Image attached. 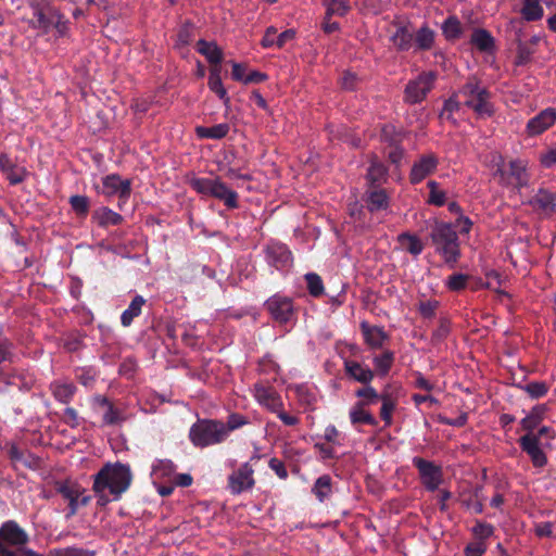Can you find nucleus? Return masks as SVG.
<instances>
[{
  "label": "nucleus",
  "instance_id": "1",
  "mask_svg": "<svg viewBox=\"0 0 556 556\" xmlns=\"http://www.w3.org/2000/svg\"><path fill=\"white\" fill-rule=\"evenodd\" d=\"M132 475L130 467L121 463L106 464L96 476L93 480V491L99 495L102 503L109 502L104 496V491L109 490L115 500L128 490L131 484Z\"/></svg>",
  "mask_w": 556,
  "mask_h": 556
},
{
  "label": "nucleus",
  "instance_id": "12",
  "mask_svg": "<svg viewBox=\"0 0 556 556\" xmlns=\"http://www.w3.org/2000/svg\"><path fill=\"white\" fill-rule=\"evenodd\" d=\"M555 122L556 109L547 108L528 121L526 131L530 137L539 136L551 128Z\"/></svg>",
  "mask_w": 556,
  "mask_h": 556
},
{
  "label": "nucleus",
  "instance_id": "19",
  "mask_svg": "<svg viewBox=\"0 0 556 556\" xmlns=\"http://www.w3.org/2000/svg\"><path fill=\"white\" fill-rule=\"evenodd\" d=\"M361 327L365 341L371 349L381 348L388 340V334L380 327L369 326L366 323H362Z\"/></svg>",
  "mask_w": 556,
  "mask_h": 556
},
{
  "label": "nucleus",
  "instance_id": "20",
  "mask_svg": "<svg viewBox=\"0 0 556 556\" xmlns=\"http://www.w3.org/2000/svg\"><path fill=\"white\" fill-rule=\"evenodd\" d=\"M0 536L14 545L26 543L27 534L14 522H7L0 530Z\"/></svg>",
  "mask_w": 556,
  "mask_h": 556
},
{
  "label": "nucleus",
  "instance_id": "47",
  "mask_svg": "<svg viewBox=\"0 0 556 556\" xmlns=\"http://www.w3.org/2000/svg\"><path fill=\"white\" fill-rule=\"evenodd\" d=\"M4 175L12 185H16L26 178L27 170L24 167L12 165L8 167V170L4 173Z\"/></svg>",
  "mask_w": 556,
  "mask_h": 556
},
{
  "label": "nucleus",
  "instance_id": "39",
  "mask_svg": "<svg viewBox=\"0 0 556 556\" xmlns=\"http://www.w3.org/2000/svg\"><path fill=\"white\" fill-rule=\"evenodd\" d=\"M393 361L394 355L390 351H386L381 355L375 356L374 364L376 370L383 376L387 375L393 364Z\"/></svg>",
  "mask_w": 556,
  "mask_h": 556
},
{
  "label": "nucleus",
  "instance_id": "21",
  "mask_svg": "<svg viewBox=\"0 0 556 556\" xmlns=\"http://www.w3.org/2000/svg\"><path fill=\"white\" fill-rule=\"evenodd\" d=\"M345 370L354 380L367 384L375 376L372 370L354 361L345 362Z\"/></svg>",
  "mask_w": 556,
  "mask_h": 556
},
{
  "label": "nucleus",
  "instance_id": "24",
  "mask_svg": "<svg viewBox=\"0 0 556 556\" xmlns=\"http://www.w3.org/2000/svg\"><path fill=\"white\" fill-rule=\"evenodd\" d=\"M350 419L353 425L366 424L375 426L377 424L376 418L368 410L365 409L364 402H357L350 409Z\"/></svg>",
  "mask_w": 556,
  "mask_h": 556
},
{
  "label": "nucleus",
  "instance_id": "11",
  "mask_svg": "<svg viewBox=\"0 0 556 556\" xmlns=\"http://www.w3.org/2000/svg\"><path fill=\"white\" fill-rule=\"evenodd\" d=\"M59 492L68 501L71 516L76 514L80 506L87 505L90 500L89 496L84 495V489L79 484L70 481L62 483Z\"/></svg>",
  "mask_w": 556,
  "mask_h": 556
},
{
  "label": "nucleus",
  "instance_id": "43",
  "mask_svg": "<svg viewBox=\"0 0 556 556\" xmlns=\"http://www.w3.org/2000/svg\"><path fill=\"white\" fill-rule=\"evenodd\" d=\"M305 280L307 283V289L309 294L313 296H319L324 292V285L321 278L314 273H309L305 275Z\"/></svg>",
  "mask_w": 556,
  "mask_h": 556
},
{
  "label": "nucleus",
  "instance_id": "55",
  "mask_svg": "<svg viewBox=\"0 0 556 556\" xmlns=\"http://www.w3.org/2000/svg\"><path fill=\"white\" fill-rule=\"evenodd\" d=\"M71 204L74 211L79 214H86L88 211V199L81 195H74L71 198Z\"/></svg>",
  "mask_w": 556,
  "mask_h": 556
},
{
  "label": "nucleus",
  "instance_id": "56",
  "mask_svg": "<svg viewBox=\"0 0 556 556\" xmlns=\"http://www.w3.org/2000/svg\"><path fill=\"white\" fill-rule=\"evenodd\" d=\"M276 39H277V28L274 26H269L266 28L261 43L264 48L275 47Z\"/></svg>",
  "mask_w": 556,
  "mask_h": 556
},
{
  "label": "nucleus",
  "instance_id": "34",
  "mask_svg": "<svg viewBox=\"0 0 556 556\" xmlns=\"http://www.w3.org/2000/svg\"><path fill=\"white\" fill-rule=\"evenodd\" d=\"M415 43L420 50H429L434 43V31L428 26L418 29L415 36Z\"/></svg>",
  "mask_w": 556,
  "mask_h": 556
},
{
  "label": "nucleus",
  "instance_id": "33",
  "mask_svg": "<svg viewBox=\"0 0 556 556\" xmlns=\"http://www.w3.org/2000/svg\"><path fill=\"white\" fill-rule=\"evenodd\" d=\"M427 187L429 188L427 202L431 205L443 206L446 203V192L440 188L439 182L429 180Z\"/></svg>",
  "mask_w": 556,
  "mask_h": 556
},
{
  "label": "nucleus",
  "instance_id": "62",
  "mask_svg": "<svg viewBox=\"0 0 556 556\" xmlns=\"http://www.w3.org/2000/svg\"><path fill=\"white\" fill-rule=\"evenodd\" d=\"M356 76L352 73H345L341 78L342 87L345 89H352L354 87Z\"/></svg>",
  "mask_w": 556,
  "mask_h": 556
},
{
  "label": "nucleus",
  "instance_id": "42",
  "mask_svg": "<svg viewBox=\"0 0 556 556\" xmlns=\"http://www.w3.org/2000/svg\"><path fill=\"white\" fill-rule=\"evenodd\" d=\"M439 307V302L433 299H425L420 300L417 306V309L421 317L424 318H433Z\"/></svg>",
  "mask_w": 556,
  "mask_h": 556
},
{
  "label": "nucleus",
  "instance_id": "40",
  "mask_svg": "<svg viewBox=\"0 0 556 556\" xmlns=\"http://www.w3.org/2000/svg\"><path fill=\"white\" fill-rule=\"evenodd\" d=\"M380 400L382 402L380 416L387 425H390L392 422V414L396 405L395 401L389 394H382Z\"/></svg>",
  "mask_w": 556,
  "mask_h": 556
},
{
  "label": "nucleus",
  "instance_id": "16",
  "mask_svg": "<svg viewBox=\"0 0 556 556\" xmlns=\"http://www.w3.org/2000/svg\"><path fill=\"white\" fill-rule=\"evenodd\" d=\"M519 443L522 451L530 456L533 466L543 467L546 465L547 458L539 445L538 435L528 433L520 438Z\"/></svg>",
  "mask_w": 556,
  "mask_h": 556
},
{
  "label": "nucleus",
  "instance_id": "13",
  "mask_svg": "<svg viewBox=\"0 0 556 556\" xmlns=\"http://www.w3.org/2000/svg\"><path fill=\"white\" fill-rule=\"evenodd\" d=\"M266 308L279 323H288L293 316V305L289 298L274 295L266 302Z\"/></svg>",
  "mask_w": 556,
  "mask_h": 556
},
{
  "label": "nucleus",
  "instance_id": "10",
  "mask_svg": "<svg viewBox=\"0 0 556 556\" xmlns=\"http://www.w3.org/2000/svg\"><path fill=\"white\" fill-rule=\"evenodd\" d=\"M414 465L419 470L422 484L429 490L434 491L442 483V470L439 466L420 457L413 459Z\"/></svg>",
  "mask_w": 556,
  "mask_h": 556
},
{
  "label": "nucleus",
  "instance_id": "2",
  "mask_svg": "<svg viewBox=\"0 0 556 556\" xmlns=\"http://www.w3.org/2000/svg\"><path fill=\"white\" fill-rule=\"evenodd\" d=\"M33 17L28 20L30 27L49 34L54 31L56 37H63L66 34V22L62 15L48 2H40L31 5Z\"/></svg>",
  "mask_w": 556,
  "mask_h": 556
},
{
  "label": "nucleus",
  "instance_id": "27",
  "mask_svg": "<svg viewBox=\"0 0 556 556\" xmlns=\"http://www.w3.org/2000/svg\"><path fill=\"white\" fill-rule=\"evenodd\" d=\"M146 300L141 295H137L132 299L127 309H125L121 316V321L124 327L130 326L134 318L141 314L142 306Z\"/></svg>",
  "mask_w": 556,
  "mask_h": 556
},
{
  "label": "nucleus",
  "instance_id": "7",
  "mask_svg": "<svg viewBox=\"0 0 556 556\" xmlns=\"http://www.w3.org/2000/svg\"><path fill=\"white\" fill-rule=\"evenodd\" d=\"M191 186L199 193L224 201L228 207L237 206V193L218 178H197L191 181Z\"/></svg>",
  "mask_w": 556,
  "mask_h": 556
},
{
  "label": "nucleus",
  "instance_id": "36",
  "mask_svg": "<svg viewBox=\"0 0 556 556\" xmlns=\"http://www.w3.org/2000/svg\"><path fill=\"white\" fill-rule=\"evenodd\" d=\"M175 471V466L170 460L160 459L152 466V478L154 480L170 477Z\"/></svg>",
  "mask_w": 556,
  "mask_h": 556
},
{
  "label": "nucleus",
  "instance_id": "49",
  "mask_svg": "<svg viewBox=\"0 0 556 556\" xmlns=\"http://www.w3.org/2000/svg\"><path fill=\"white\" fill-rule=\"evenodd\" d=\"M472 532L478 541L484 542L485 539L490 538L494 529L491 525L485 522H477L472 528Z\"/></svg>",
  "mask_w": 556,
  "mask_h": 556
},
{
  "label": "nucleus",
  "instance_id": "25",
  "mask_svg": "<svg viewBox=\"0 0 556 556\" xmlns=\"http://www.w3.org/2000/svg\"><path fill=\"white\" fill-rule=\"evenodd\" d=\"M208 88L215 92L224 101L225 104L229 103L227 91L224 88L220 78V66H213L211 68L208 76Z\"/></svg>",
  "mask_w": 556,
  "mask_h": 556
},
{
  "label": "nucleus",
  "instance_id": "48",
  "mask_svg": "<svg viewBox=\"0 0 556 556\" xmlns=\"http://www.w3.org/2000/svg\"><path fill=\"white\" fill-rule=\"evenodd\" d=\"M468 276L464 274H454L446 280V287L451 291H460L467 286Z\"/></svg>",
  "mask_w": 556,
  "mask_h": 556
},
{
  "label": "nucleus",
  "instance_id": "44",
  "mask_svg": "<svg viewBox=\"0 0 556 556\" xmlns=\"http://www.w3.org/2000/svg\"><path fill=\"white\" fill-rule=\"evenodd\" d=\"M54 396L63 403H66L73 395L74 389L72 384L55 383L52 386Z\"/></svg>",
  "mask_w": 556,
  "mask_h": 556
},
{
  "label": "nucleus",
  "instance_id": "51",
  "mask_svg": "<svg viewBox=\"0 0 556 556\" xmlns=\"http://www.w3.org/2000/svg\"><path fill=\"white\" fill-rule=\"evenodd\" d=\"M523 390L533 399L543 396L547 392V386L544 382H530L523 387Z\"/></svg>",
  "mask_w": 556,
  "mask_h": 556
},
{
  "label": "nucleus",
  "instance_id": "28",
  "mask_svg": "<svg viewBox=\"0 0 556 556\" xmlns=\"http://www.w3.org/2000/svg\"><path fill=\"white\" fill-rule=\"evenodd\" d=\"M470 41L477 49L484 52L491 51L494 46L492 36L485 29H476Z\"/></svg>",
  "mask_w": 556,
  "mask_h": 556
},
{
  "label": "nucleus",
  "instance_id": "26",
  "mask_svg": "<svg viewBox=\"0 0 556 556\" xmlns=\"http://www.w3.org/2000/svg\"><path fill=\"white\" fill-rule=\"evenodd\" d=\"M229 132V125L226 123L217 124L211 127L198 126L195 134L200 138L222 139Z\"/></svg>",
  "mask_w": 556,
  "mask_h": 556
},
{
  "label": "nucleus",
  "instance_id": "38",
  "mask_svg": "<svg viewBox=\"0 0 556 556\" xmlns=\"http://www.w3.org/2000/svg\"><path fill=\"white\" fill-rule=\"evenodd\" d=\"M389 199L383 190H376L369 193L368 197V208L370 211H378L387 208Z\"/></svg>",
  "mask_w": 556,
  "mask_h": 556
},
{
  "label": "nucleus",
  "instance_id": "18",
  "mask_svg": "<svg viewBox=\"0 0 556 556\" xmlns=\"http://www.w3.org/2000/svg\"><path fill=\"white\" fill-rule=\"evenodd\" d=\"M102 192L106 195H128L130 192L129 180H123L118 175H109L103 178Z\"/></svg>",
  "mask_w": 556,
  "mask_h": 556
},
{
  "label": "nucleus",
  "instance_id": "17",
  "mask_svg": "<svg viewBox=\"0 0 556 556\" xmlns=\"http://www.w3.org/2000/svg\"><path fill=\"white\" fill-rule=\"evenodd\" d=\"M530 204L534 210L549 216L556 212V195L546 189H540L530 200Z\"/></svg>",
  "mask_w": 556,
  "mask_h": 556
},
{
  "label": "nucleus",
  "instance_id": "59",
  "mask_svg": "<svg viewBox=\"0 0 556 556\" xmlns=\"http://www.w3.org/2000/svg\"><path fill=\"white\" fill-rule=\"evenodd\" d=\"M324 438L329 442V443H332V444H340L339 442V431L337 430V428L334 426H328L326 429H325V433H324Z\"/></svg>",
  "mask_w": 556,
  "mask_h": 556
},
{
  "label": "nucleus",
  "instance_id": "6",
  "mask_svg": "<svg viewBox=\"0 0 556 556\" xmlns=\"http://www.w3.org/2000/svg\"><path fill=\"white\" fill-rule=\"evenodd\" d=\"M458 97L464 99V104L472 109L479 116H490L493 108L489 91L476 79H470L459 91Z\"/></svg>",
  "mask_w": 556,
  "mask_h": 556
},
{
  "label": "nucleus",
  "instance_id": "58",
  "mask_svg": "<svg viewBox=\"0 0 556 556\" xmlns=\"http://www.w3.org/2000/svg\"><path fill=\"white\" fill-rule=\"evenodd\" d=\"M273 413L277 414L278 418L286 426H295L299 422V418L296 416L287 414L286 412H283L282 407H279L278 410H274Z\"/></svg>",
  "mask_w": 556,
  "mask_h": 556
},
{
  "label": "nucleus",
  "instance_id": "31",
  "mask_svg": "<svg viewBox=\"0 0 556 556\" xmlns=\"http://www.w3.org/2000/svg\"><path fill=\"white\" fill-rule=\"evenodd\" d=\"M413 35L404 27H396L395 31L391 35V41L400 50H408L412 47Z\"/></svg>",
  "mask_w": 556,
  "mask_h": 556
},
{
  "label": "nucleus",
  "instance_id": "46",
  "mask_svg": "<svg viewBox=\"0 0 556 556\" xmlns=\"http://www.w3.org/2000/svg\"><path fill=\"white\" fill-rule=\"evenodd\" d=\"M102 403L106 405V410L103 415V421L106 425H116L123 420L121 412L113 407L105 399L102 400Z\"/></svg>",
  "mask_w": 556,
  "mask_h": 556
},
{
  "label": "nucleus",
  "instance_id": "37",
  "mask_svg": "<svg viewBox=\"0 0 556 556\" xmlns=\"http://www.w3.org/2000/svg\"><path fill=\"white\" fill-rule=\"evenodd\" d=\"M327 17L332 15L343 16L350 10L348 0H324Z\"/></svg>",
  "mask_w": 556,
  "mask_h": 556
},
{
  "label": "nucleus",
  "instance_id": "50",
  "mask_svg": "<svg viewBox=\"0 0 556 556\" xmlns=\"http://www.w3.org/2000/svg\"><path fill=\"white\" fill-rule=\"evenodd\" d=\"M356 395L363 399L361 402H364L365 406L375 403L381 396L370 386H366L365 388L357 390Z\"/></svg>",
  "mask_w": 556,
  "mask_h": 556
},
{
  "label": "nucleus",
  "instance_id": "9",
  "mask_svg": "<svg viewBox=\"0 0 556 556\" xmlns=\"http://www.w3.org/2000/svg\"><path fill=\"white\" fill-rule=\"evenodd\" d=\"M439 166V157L433 153L420 155L412 165L409 172V181L413 185L421 182L428 176L432 175Z\"/></svg>",
  "mask_w": 556,
  "mask_h": 556
},
{
  "label": "nucleus",
  "instance_id": "3",
  "mask_svg": "<svg viewBox=\"0 0 556 556\" xmlns=\"http://www.w3.org/2000/svg\"><path fill=\"white\" fill-rule=\"evenodd\" d=\"M492 162L496 167L494 175L498 178L501 185L511 186L517 189L528 185L529 175L527 172L528 163L526 161L511 160L506 163L502 155L496 154L493 155Z\"/></svg>",
  "mask_w": 556,
  "mask_h": 556
},
{
  "label": "nucleus",
  "instance_id": "8",
  "mask_svg": "<svg viewBox=\"0 0 556 556\" xmlns=\"http://www.w3.org/2000/svg\"><path fill=\"white\" fill-rule=\"evenodd\" d=\"M435 75L432 72L422 73L410 80L404 91V101L409 104L421 102L431 90Z\"/></svg>",
  "mask_w": 556,
  "mask_h": 556
},
{
  "label": "nucleus",
  "instance_id": "29",
  "mask_svg": "<svg viewBox=\"0 0 556 556\" xmlns=\"http://www.w3.org/2000/svg\"><path fill=\"white\" fill-rule=\"evenodd\" d=\"M399 243L402 250L407 251L413 255H419L424 249L421 241L416 236L409 233L400 235Z\"/></svg>",
  "mask_w": 556,
  "mask_h": 556
},
{
  "label": "nucleus",
  "instance_id": "64",
  "mask_svg": "<svg viewBox=\"0 0 556 556\" xmlns=\"http://www.w3.org/2000/svg\"><path fill=\"white\" fill-rule=\"evenodd\" d=\"M404 156V150L396 147L389 153V159L392 163L399 164Z\"/></svg>",
  "mask_w": 556,
  "mask_h": 556
},
{
  "label": "nucleus",
  "instance_id": "23",
  "mask_svg": "<svg viewBox=\"0 0 556 556\" xmlns=\"http://www.w3.org/2000/svg\"><path fill=\"white\" fill-rule=\"evenodd\" d=\"M92 218L99 226L102 227L118 225L123 220V217L118 213L108 207H100L96 210L93 212Z\"/></svg>",
  "mask_w": 556,
  "mask_h": 556
},
{
  "label": "nucleus",
  "instance_id": "57",
  "mask_svg": "<svg viewBox=\"0 0 556 556\" xmlns=\"http://www.w3.org/2000/svg\"><path fill=\"white\" fill-rule=\"evenodd\" d=\"M295 37L294 29H287L281 34L277 35V39L275 40V47L282 48L287 42L293 40Z\"/></svg>",
  "mask_w": 556,
  "mask_h": 556
},
{
  "label": "nucleus",
  "instance_id": "35",
  "mask_svg": "<svg viewBox=\"0 0 556 556\" xmlns=\"http://www.w3.org/2000/svg\"><path fill=\"white\" fill-rule=\"evenodd\" d=\"M545 407L540 405L532 408L531 413L521 420V426L530 433L542 421Z\"/></svg>",
  "mask_w": 556,
  "mask_h": 556
},
{
  "label": "nucleus",
  "instance_id": "4",
  "mask_svg": "<svg viewBox=\"0 0 556 556\" xmlns=\"http://www.w3.org/2000/svg\"><path fill=\"white\" fill-rule=\"evenodd\" d=\"M431 239L435 251L442 255L444 261L455 264L460 255L458 237L456 231L448 224H437L431 231Z\"/></svg>",
  "mask_w": 556,
  "mask_h": 556
},
{
  "label": "nucleus",
  "instance_id": "41",
  "mask_svg": "<svg viewBox=\"0 0 556 556\" xmlns=\"http://www.w3.org/2000/svg\"><path fill=\"white\" fill-rule=\"evenodd\" d=\"M442 31L447 39H455L460 36L462 25L456 17H448L442 25Z\"/></svg>",
  "mask_w": 556,
  "mask_h": 556
},
{
  "label": "nucleus",
  "instance_id": "60",
  "mask_svg": "<svg viewBox=\"0 0 556 556\" xmlns=\"http://www.w3.org/2000/svg\"><path fill=\"white\" fill-rule=\"evenodd\" d=\"M232 77L235 80L245 84L247 75L244 74V67L241 64H232Z\"/></svg>",
  "mask_w": 556,
  "mask_h": 556
},
{
  "label": "nucleus",
  "instance_id": "5",
  "mask_svg": "<svg viewBox=\"0 0 556 556\" xmlns=\"http://www.w3.org/2000/svg\"><path fill=\"white\" fill-rule=\"evenodd\" d=\"M228 437L226 425L215 420H200L190 429V439L197 446H208L223 442Z\"/></svg>",
  "mask_w": 556,
  "mask_h": 556
},
{
  "label": "nucleus",
  "instance_id": "15",
  "mask_svg": "<svg viewBox=\"0 0 556 556\" xmlns=\"http://www.w3.org/2000/svg\"><path fill=\"white\" fill-rule=\"evenodd\" d=\"M253 484V469L249 464L242 465L229 477V489L235 494L252 488Z\"/></svg>",
  "mask_w": 556,
  "mask_h": 556
},
{
  "label": "nucleus",
  "instance_id": "63",
  "mask_svg": "<svg viewBox=\"0 0 556 556\" xmlns=\"http://www.w3.org/2000/svg\"><path fill=\"white\" fill-rule=\"evenodd\" d=\"M459 101L454 99V98H451L450 100H447L444 104V109H443V113L442 114H452L454 111H457L459 109Z\"/></svg>",
  "mask_w": 556,
  "mask_h": 556
},
{
  "label": "nucleus",
  "instance_id": "54",
  "mask_svg": "<svg viewBox=\"0 0 556 556\" xmlns=\"http://www.w3.org/2000/svg\"><path fill=\"white\" fill-rule=\"evenodd\" d=\"M486 551V545L482 541H475L467 545L465 549L466 556H482Z\"/></svg>",
  "mask_w": 556,
  "mask_h": 556
},
{
  "label": "nucleus",
  "instance_id": "32",
  "mask_svg": "<svg viewBox=\"0 0 556 556\" xmlns=\"http://www.w3.org/2000/svg\"><path fill=\"white\" fill-rule=\"evenodd\" d=\"M521 14L527 21L540 20L544 14L543 8L540 4V0H523Z\"/></svg>",
  "mask_w": 556,
  "mask_h": 556
},
{
  "label": "nucleus",
  "instance_id": "52",
  "mask_svg": "<svg viewBox=\"0 0 556 556\" xmlns=\"http://www.w3.org/2000/svg\"><path fill=\"white\" fill-rule=\"evenodd\" d=\"M268 253H277V262H279L282 266L289 265L291 263V253L285 245L271 247L268 249Z\"/></svg>",
  "mask_w": 556,
  "mask_h": 556
},
{
  "label": "nucleus",
  "instance_id": "14",
  "mask_svg": "<svg viewBox=\"0 0 556 556\" xmlns=\"http://www.w3.org/2000/svg\"><path fill=\"white\" fill-rule=\"evenodd\" d=\"M254 397L260 405L270 412L278 410L279 407H282L281 397L271 386L256 383L254 386Z\"/></svg>",
  "mask_w": 556,
  "mask_h": 556
},
{
  "label": "nucleus",
  "instance_id": "30",
  "mask_svg": "<svg viewBox=\"0 0 556 556\" xmlns=\"http://www.w3.org/2000/svg\"><path fill=\"white\" fill-rule=\"evenodd\" d=\"M312 492L315 494L319 502H324L330 496L332 492L331 478L328 475L319 477L315 481Z\"/></svg>",
  "mask_w": 556,
  "mask_h": 556
},
{
  "label": "nucleus",
  "instance_id": "61",
  "mask_svg": "<svg viewBox=\"0 0 556 556\" xmlns=\"http://www.w3.org/2000/svg\"><path fill=\"white\" fill-rule=\"evenodd\" d=\"M552 532V523L549 522H541L535 526V533L539 536H549Z\"/></svg>",
  "mask_w": 556,
  "mask_h": 556
},
{
  "label": "nucleus",
  "instance_id": "45",
  "mask_svg": "<svg viewBox=\"0 0 556 556\" xmlns=\"http://www.w3.org/2000/svg\"><path fill=\"white\" fill-rule=\"evenodd\" d=\"M386 175H387V169L383 166V164H381L379 162L371 163V165L368 169V173H367V177L372 184L381 182L382 180H384Z\"/></svg>",
  "mask_w": 556,
  "mask_h": 556
},
{
  "label": "nucleus",
  "instance_id": "22",
  "mask_svg": "<svg viewBox=\"0 0 556 556\" xmlns=\"http://www.w3.org/2000/svg\"><path fill=\"white\" fill-rule=\"evenodd\" d=\"M198 51L206 58L214 66H219L223 60V52L215 42L205 40L198 41Z\"/></svg>",
  "mask_w": 556,
  "mask_h": 556
},
{
  "label": "nucleus",
  "instance_id": "53",
  "mask_svg": "<svg viewBox=\"0 0 556 556\" xmlns=\"http://www.w3.org/2000/svg\"><path fill=\"white\" fill-rule=\"evenodd\" d=\"M540 163L546 168L556 166V147L549 148L540 154Z\"/></svg>",
  "mask_w": 556,
  "mask_h": 556
}]
</instances>
